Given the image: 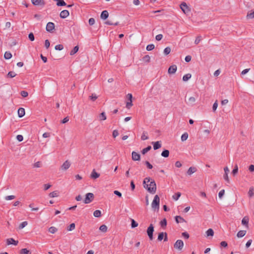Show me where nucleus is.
Masks as SVG:
<instances>
[{
    "label": "nucleus",
    "instance_id": "46",
    "mask_svg": "<svg viewBox=\"0 0 254 254\" xmlns=\"http://www.w3.org/2000/svg\"><path fill=\"white\" fill-rule=\"evenodd\" d=\"M181 193L180 192H177L175 193L174 195H173V198L174 199L177 200L180 197Z\"/></svg>",
    "mask_w": 254,
    "mask_h": 254
},
{
    "label": "nucleus",
    "instance_id": "52",
    "mask_svg": "<svg viewBox=\"0 0 254 254\" xmlns=\"http://www.w3.org/2000/svg\"><path fill=\"white\" fill-rule=\"evenodd\" d=\"M28 38L31 41H33L35 39L34 34L33 33H30L28 35Z\"/></svg>",
    "mask_w": 254,
    "mask_h": 254
},
{
    "label": "nucleus",
    "instance_id": "19",
    "mask_svg": "<svg viewBox=\"0 0 254 254\" xmlns=\"http://www.w3.org/2000/svg\"><path fill=\"white\" fill-rule=\"evenodd\" d=\"M175 220L177 223L186 222V220L180 216H176L175 217Z\"/></svg>",
    "mask_w": 254,
    "mask_h": 254
},
{
    "label": "nucleus",
    "instance_id": "50",
    "mask_svg": "<svg viewBox=\"0 0 254 254\" xmlns=\"http://www.w3.org/2000/svg\"><path fill=\"white\" fill-rule=\"evenodd\" d=\"M189 103L190 104H193L195 102V99L193 97H190L189 98Z\"/></svg>",
    "mask_w": 254,
    "mask_h": 254
},
{
    "label": "nucleus",
    "instance_id": "15",
    "mask_svg": "<svg viewBox=\"0 0 254 254\" xmlns=\"http://www.w3.org/2000/svg\"><path fill=\"white\" fill-rule=\"evenodd\" d=\"M196 168L194 167H190L189 168L188 170L187 171V174L189 175H191L193 173H195L196 171Z\"/></svg>",
    "mask_w": 254,
    "mask_h": 254
},
{
    "label": "nucleus",
    "instance_id": "61",
    "mask_svg": "<svg viewBox=\"0 0 254 254\" xmlns=\"http://www.w3.org/2000/svg\"><path fill=\"white\" fill-rule=\"evenodd\" d=\"M89 24L90 25H93L95 23V19L93 18H90L89 19Z\"/></svg>",
    "mask_w": 254,
    "mask_h": 254
},
{
    "label": "nucleus",
    "instance_id": "53",
    "mask_svg": "<svg viewBox=\"0 0 254 254\" xmlns=\"http://www.w3.org/2000/svg\"><path fill=\"white\" fill-rule=\"evenodd\" d=\"M20 94L23 97H26L28 95V92L26 91H22Z\"/></svg>",
    "mask_w": 254,
    "mask_h": 254
},
{
    "label": "nucleus",
    "instance_id": "34",
    "mask_svg": "<svg viewBox=\"0 0 254 254\" xmlns=\"http://www.w3.org/2000/svg\"><path fill=\"white\" fill-rule=\"evenodd\" d=\"M99 230L104 233H105L107 231V227L105 225H102L99 227Z\"/></svg>",
    "mask_w": 254,
    "mask_h": 254
},
{
    "label": "nucleus",
    "instance_id": "14",
    "mask_svg": "<svg viewBox=\"0 0 254 254\" xmlns=\"http://www.w3.org/2000/svg\"><path fill=\"white\" fill-rule=\"evenodd\" d=\"M101 18L104 20L106 19L109 16V13L107 10H104L101 14Z\"/></svg>",
    "mask_w": 254,
    "mask_h": 254
},
{
    "label": "nucleus",
    "instance_id": "31",
    "mask_svg": "<svg viewBox=\"0 0 254 254\" xmlns=\"http://www.w3.org/2000/svg\"><path fill=\"white\" fill-rule=\"evenodd\" d=\"M191 75L190 73H188L183 77V80L184 81H187L189 79H190L191 78Z\"/></svg>",
    "mask_w": 254,
    "mask_h": 254
},
{
    "label": "nucleus",
    "instance_id": "6",
    "mask_svg": "<svg viewBox=\"0 0 254 254\" xmlns=\"http://www.w3.org/2000/svg\"><path fill=\"white\" fill-rule=\"evenodd\" d=\"M174 248L181 251L184 247V242L181 240H178L174 244Z\"/></svg>",
    "mask_w": 254,
    "mask_h": 254
},
{
    "label": "nucleus",
    "instance_id": "11",
    "mask_svg": "<svg viewBox=\"0 0 254 254\" xmlns=\"http://www.w3.org/2000/svg\"><path fill=\"white\" fill-rule=\"evenodd\" d=\"M177 68V67L176 65H172L169 67L168 72L169 74H174L176 72Z\"/></svg>",
    "mask_w": 254,
    "mask_h": 254
},
{
    "label": "nucleus",
    "instance_id": "24",
    "mask_svg": "<svg viewBox=\"0 0 254 254\" xmlns=\"http://www.w3.org/2000/svg\"><path fill=\"white\" fill-rule=\"evenodd\" d=\"M160 226L163 229H165L167 226V220L166 218H164L160 222Z\"/></svg>",
    "mask_w": 254,
    "mask_h": 254
},
{
    "label": "nucleus",
    "instance_id": "1",
    "mask_svg": "<svg viewBox=\"0 0 254 254\" xmlns=\"http://www.w3.org/2000/svg\"><path fill=\"white\" fill-rule=\"evenodd\" d=\"M144 188L146 189L148 192L154 194L156 191V185L154 180L150 182V178L149 177L145 178L143 182Z\"/></svg>",
    "mask_w": 254,
    "mask_h": 254
},
{
    "label": "nucleus",
    "instance_id": "56",
    "mask_svg": "<svg viewBox=\"0 0 254 254\" xmlns=\"http://www.w3.org/2000/svg\"><path fill=\"white\" fill-rule=\"evenodd\" d=\"M200 41H201V36H198L195 40L194 43L196 45H197L200 42Z\"/></svg>",
    "mask_w": 254,
    "mask_h": 254
},
{
    "label": "nucleus",
    "instance_id": "42",
    "mask_svg": "<svg viewBox=\"0 0 254 254\" xmlns=\"http://www.w3.org/2000/svg\"><path fill=\"white\" fill-rule=\"evenodd\" d=\"M131 226L132 228H135L137 227L138 223L134 220L131 219Z\"/></svg>",
    "mask_w": 254,
    "mask_h": 254
},
{
    "label": "nucleus",
    "instance_id": "7",
    "mask_svg": "<svg viewBox=\"0 0 254 254\" xmlns=\"http://www.w3.org/2000/svg\"><path fill=\"white\" fill-rule=\"evenodd\" d=\"M46 30L49 32H53V30L55 29V24L53 22H49L46 25Z\"/></svg>",
    "mask_w": 254,
    "mask_h": 254
},
{
    "label": "nucleus",
    "instance_id": "41",
    "mask_svg": "<svg viewBox=\"0 0 254 254\" xmlns=\"http://www.w3.org/2000/svg\"><path fill=\"white\" fill-rule=\"evenodd\" d=\"M75 224L74 223H71L70 224V225L67 227V230L68 231H71L75 229Z\"/></svg>",
    "mask_w": 254,
    "mask_h": 254
},
{
    "label": "nucleus",
    "instance_id": "55",
    "mask_svg": "<svg viewBox=\"0 0 254 254\" xmlns=\"http://www.w3.org/2000/svg\"><path fill=\"white\" fill-rule=\"evenodd\" d=\"M146 133L145 132H143L141 136V138L142 140H146L148 138V136L146 135Z\"/></svg>",
    "mask_w": 254,
    "mask_h": 254
},
{
    "label": "nucleus",
    "instance_id": "26",
    "mask_svg": "<svg viewBox=\"0 0 254 254\" xmlns=\"http://www.w3.org/2000/svg\"><path fill=\"white\" fill-rule=\"evenodd\" d=\"M79 49V47L78 46H76L74 47V48L70 51V55L72 56L76 54Z\"/></svg>",
    "mask_w": 254,
    "mask_h": 254
},
{
    "label": "nucleus",
    "instance_id": "5",
    "mask_svg": "<svg viewBox=\"0 0 254 254\" xmlns=\"http://www.w3.org/2000/svg\"><path fill=\"white\" fill-rule=\"evenodd\" d=\"M94 199V194L92 193H87L86 194L84 202L86 204L90 203Z\"/></svg>",
    "mask_w": 254,
    "mask_h": 254
},
{
    "label": "nucleus",
    "instance_id": "59",
    "mask_svg": "<svg viewBox=\"0 0 254 254\" xmlns=\"http://www.w3.org/2000/svg\"><path fill=\"white\" fill-rule=\"evenodd\" d=\"M147 167L149 169H151L153 168V166L147 161H145V162Z\"/></svg>",
    "mask_w": 254,
    "mask_h": 254
},
{
    "label": "nucleus",
    "instance_id": "27",
    "mask_svg": "<svg viewBox=\"0 0 254 254\" xmlns=\"http://www.w3.org/2000/svg\"><path fill=\"white\" fill-rule=\"evenodd\" d=\"M31 253L29 250L27 249H22L20 251V254H31Z\"/></svg>",
    "mask_w": 254,
    "mask_h": 254
},
{
    "label": "nucleus",
    "instance_id": "18",
    "mask_svg": "<svg viewBox=\"0 0 254 254\" xmlns=\"http://www.w3.org/2000/svg\"><path fill=\"white\" fill-rule=\"evenodd\" d=\"M249 220V218L248 216L244 217L242 220V224L245 225L247 227H248Z\"/></svg>",
    "mask_w": 254,
    "mask_h": 254
},
{
    "label": "nucleus",
    "instance_id": "22",
    "mask_svg": "<svg viewBox=\"0 0 254 254\" xmlns=\"http://www.w3.org/2000/svg\"><path fill=\"white\" fill-rule=\"evenodd\" d=\"M247 19H253L254 18V10L249 11L247 15Z\"/></svg>",
    "mask_w": 254,
    "mask_h": 254
},
{
    "label": "nucleus",
    "instance_id": "17",
    "mask_svg": "<svg viewBox=\"0 0 254 254\" xmlns=\"http://www.w3.org/2000/svg\"><path fill=\"white\" fill-rule=\"evenodd\" d=\"M152 143L153 145V148L154 150H157L161 147L160 141L153 142Z\"/></svg>",
    "mask_w": 254,
    "mask_h": 254
},
{
    "label": "nucleus",
    "instance_id": "23",
    "mask_svg": "<svg viewBox=\"0 0 254 254\" xmlns=\"http://www.w3.org/2000/svg\"><path fill=\"white\" fill-rule=\"evenodd\" d=\"M246 234V231L245 230H240L239 231L237 234V236L238 237V238H242L243 237H244Z\"/></svg>",
    "mask_w": 254,
    "mask_h": 254
},
{
    "label": "nucleus",
    "instance_id": "30",
    "mask_svg": "<svg viewBox=\"0 0 254 254\" xmlns=\"http://www.w3.org/2000/svg\"><path fill=\"white\" fill-rule=\"evenodd\" d=\"M161 155L165 158H167L169 155V151L168 150H164L162 151Z\"/></svg>",
    "mask_w": 254,
    "mask_h": 254
},
{
    "label": "nucleus",
    "instance_id": "62",
    "mask_svg": "<svg viewBox=\"0 0 254 254\" xmlns=\"http://www.w3.org/2000/svg\"><path fill=\"white\" fill-rule=\"evenodd\" d=\"M224 192H225V190H220L218 193V196L219 197V198H222V196L224 195Z\"/></svg>",
    "mask_w": 254,
    "mask_h": 254
},
{
    "label": "nucleus",
    "instance_id": "57",
    "mask_svg": "<svg viewBox=\"0 0 254 254\" xmlns=\"http://www.w3.org/2000/svg\"><path fill=\"white\" fill-rule=\"evenodd\" d=\"M217 107H218V103H217V101H216L214 102V103L213 104V107H212V109L214 112L216 111Z\"/></svg>",
    "mask_w": 254,
    "mask_h": 254
},
{
    "label": "nucleus",
    "instance_id": "63",
    "mask_svg": "<svg viewBox=\"0 0 254 254\" xmlns=\"http://www.w3.org/2000/svg\"><path fill=\"white\" fill-rule=\"evenodd\" d=\"M163 38V35L162 34H158L156 36L155 39L157 41H160Z\"/></svg>",
    "mask_w": 254,
    "mask_h": 254
},
{
    "label": "nucleus",
    "instance_id": "51",
    "mask_svg": "<svg viewBox=\"0 0 254 254\" xmlns=\"http://www.w3.org/2000/svg\"><path fill=\"white\" fill-rule=\"evenodd\" d=\"M238 172V166L236 165L235 166L234 169L232 171V174L233 175H235Z\"/></svg>",
    "mask_w": 254,
    "mask_h": 254
},
{
    "label": "nucleus",
    "instance_id": "32",
    "mask_svg": "<svg viewBox=\"0 0 254 254\" xmlns=\"http://www.w3.org/2000/svg\"><path fill=\"white\" fill-rule=\"evenodd\" d=\"M93 215L95 217H100L101 216V212L100 210H96L93 213Z\"/></svg>",
    "mask_w": 254,
    "mask_h": 254
},
{
    "label": "nucleus",
    "instance_id": "16",
    "mask_svg": "<svg viewBox=\"0 0 254 254\" xmlns=\"http://www.w3.org/2000/svg\"><path fill=\"white\" fill-rule=\"evenodd\" d=\"M18 115L19 118H22L25 115V110L23 108H20L18 110Z\"/></svg>",
    "mask_w": 254,
    "mask_h": 254
},
{
    "label": "nucleus",
    "instance_id": "49",
    "mask_svg": "<svg viewBox=\"0 0 254 254\" xmlns=\"http://www.w3.org/2000/svg\"><path fill=\"white\" fill-rule=\"evenodd\" d=\"M89 98L92 101H95L97 99L98 97L95 94H92L89 96Z\"/></svg>",
    "mask_w": 254,
    "mask_h": 254
},
{
    "label": "nucleus",
    "instance_id": "64",
    "mask_svg": "<svg viewBox=\"0 0 254 254\" xmlns=\"http://www.w3.org/2000/svg\"><path fill=\"white\" fill-rule=\"evenodd\" d=\"M182 236L186 238V239H188L189 238V234L187 232H183L182 234Z\"/></svg>",
    "mask_w": 254,
    "mask_h": 254
},
{
    "label": "nucleus",
    "instance_id": "9",
    "mask_svg": "<svg viewBox=\"0 0 254 254\" xmlns=\"http://www.w3.org/2000/svg\"><path fill=\"white\" fill-rule=\"evenodd\" d=\"M132 159L134 161H139L140 159V155L138 153L133 151L132 152Z\"/></svg>",
    "mask_w": 254,
    "mask_h": 254
},
{
    "label": "nucleus",
    "instance_id": "28",
    "mask_svg": "<svg viewBox=\"0 0 254 254\" xmlns=\"http://www.w3.org/2000/svg\"><path fill=\"white\" fill-rule=\"evenodd\" d=\"M59 196V192L58 191H54L49 193V196L50 197H55Z\"/></svg>",
    "mask_w": 254,
    "mask_h": 254
},
{
    "label": "nucleus",
    "instance_id": "60",
    "mask_svg": "<svg viewBox=\"0 0 254 254\" xmlns=\"http://www.w3.org/2000/svg\"><path fill=\"white\" fill-rule=\"evenodd\" d=\"M50 43L48 40H46L45 41V46L46 49H48L50 47Z\"/></svg>",
    "mask_w": 254,
    "mask_h": 254
},
{
    "label": "nucleus",
    "instance_id": "47",
    "mask_svg": "<svg viewBox=\"0 0 254 254\" xmlns=\"http://www.w3.org/2000/svg\"><path fill=\"white\" fill-rule=\"evenodd\" d=\"M64 48L63 45L61 44L57 45L55 46V49L56 50H62Z\"/></svg>",
    "mask_w": 254,
    "mask_h": 254
},
{
    "label": "nucleus",
    "instance_id": "21",
    "mask_svg": "<svg viewBox=\"0 0 254 254\" xmlns=\"http://www.w3.org/2000/svg\"><path fill=\"white\" fill-rule=\"evenodd\" d=\"M206 234L207 237H209V236L213 237L214 233V231L213 230V229L210 228L206 231Z\"/></svg>",
    "mask_w": 254,
    "mask_h": 254
},
{
    "label": "nucleus",
    "instance_id": "10",
    "mask_svg": "<svg viewBox=\"0 0 254 254\" xmlns=\"http://www.w3.org/2000/svg\"><path fill=\"white\" fill-rule=\"evenodd\" d=\"M31 2L32 4L35 5H44L45 3L43 0H31Z\"/></svg>",
    "mask_w": 254,
    "mask_h": 254
},
{
    "label": "nucleus",
    "instance_id": "37",
    "mask_svg": "<svg viewBox=\"0 0 254 254\" xmlns=\"http://www.w3.org/2000/svg\"><path fill=\"white\" fill-rule=\"evenodd\" d=\"M16 75V74L13 71H9L6 75L7 77L13 78Z\"/></svg>",
    "mask_w": 254,
    "mask_h": 254
},
{
    "label": "nucleus",
    "instance_id": "36",
    "mask_svg": "<svg viewBox=\"0 0 254 254\" xmlns=\"http://www.w3.org/2000/svg\"><path fill=\"white\" fill-rule=\"evenodd\" d=\"M12 57L11 54L9 52H6L4 53V57L5 59L8 60L10 59Z\"/></svg>",
    "mask_w": 254,
    "mask_h": 254
},
{
    "label": "nucleus",
    "instance_id": "33",
    "mask_svg": "<svg viewBox=\"0 0 254 254\" xmlns=\"http://www.w3.org/2000/svg\"><path fill=\"white\" fill-rule=\"evenodd\" d=\"M57 1V5L58 6H65L66 5L65 2L64 1V0H56Z\"/></svg>",
    "mask_w": 254,
    "mask_h": 254
},
{
    "label": "nucleus",
    "instance_id": "45",
    "mask_svg": "<svg viewBox=\"0 0 254 254\" xmlns=\"http://www.w3.org/2000/svg\"><path fill=\"white\" fill-rule=\"evenodd\" d=\"M155 48V46L153 44H149V45H148L146 47V50L147 51H151L152 50H153Z\"/></svg>",
    "mask_w": 254,
    "mask_h": 254
},
{
    "label": "nucleus",
    "instance_id": "43",
    "mask_svg": "<svg viewBox=\"0 0 254 254\" xmlns=\"http://www.w3.org/2000/svg\"><path fill=\"white\" fill-rule=\"evenodd\" d=\"M28 224V223L27 221H24L22 222L19 225V229H22L24 227H25Z\"/></svg>",
    "mask_w": 254,
    "mask_h": 254
},
{
    "label": "nucleus",
    "instance_id": "8",
    "mask_svg": "<svg viewBox=\"0 0 254 254\" xmlns=\"http://www.w3.org/2000/svg\"><path fill=\"white\" fill-rule=\"evenodd\" d=\"M70 162L68 160H66L62 165L61 169L62 170L65 171V170H66L67 169H68L70 167Z\"/></svg>",
    "mask_w": 254,
    "mask_h": 254
},
{
    "label": "nucleus",
    "instance_id": "12",
    "mask_svg": "<svg viewBox=\"0 0 254 254\" xmlns=\"http://www.w3.org/2000/svg\"><path fill=\"white\" fill-rule=\"evenodd\" d=\"M6 243L8 245L12 244L16 246L18 244V241L14 240L13 238H9L6 240Z\"/></svg>",
    "mask_w": 254,
    "mask_h": 254
},
{
    "label": "nucleus",
    "instance_id": "13",
    "mask_svg": "<svg viewBox=\"0 0 254 254\" xmlns=\"http://www.w3.org/2000/svg\"><path fill=\"white\" fill-rule=\"evenodd\" d=\"M69 15V12L67 10H64L60 13V16L62 18H65Z\"/></svg>",
    "mask_w": 254,
    "mask_h": 254
},
{
    "label": "nucleus",
    "instance_id": "20",
    "mask_svg": "<svg viewBox=\"0 0 254 254\" xmlns=\"http://www.w3.org/2000/svg\"><path fill=\"white\" fill-rule=\"evenodd\" d=\"M100 174L97 173L95 170H93L91 174V178L94 179H96L99 177Z\"/></svg>",
    "mask_w": 254,
    "mask_h": 254
},
{
    "label": "nucleus",
    "instance_id": "4",
    "mask_svg": "<svg viewBox=\"0 0 254 254\" xmlns=\"http://www.w3.org/2000/svg\"><path fill=\"white\" fill-rule=\"evenodd\" d=\"M180 8L183 12L188 14L190 11V8L187 5L186 2H183L180 5Z\"/></svg>",
    "mask_w": 254,
    "mask_h": 254
},
{
    "label": "nucleus",
    "instance_id": "2",
    "mask_svg": "<svg viewBox=\"0 0 254 254\" xmlns=\"http://www.w3.org/2000/svg\"><path fill=\"white\" fill-rule=\"evenodd\" d=\"M159 204H160V198L158 195H156L153 199V200L152 202V208L155 210H158L159 209Z\"/></svg>",
    "mask_w": 254,
    "mask_h": 254
},
{
    "label": "nucleus",
    "instance_id": "39",
    "mask_svg": "<svg viewBox=\"0 0 254 254\" xmlns=\"http://www.w3.org/2000/svg\"><path fill=\"white\" fill-rule=\"evenodd\" d=\"M164 235H165V233H164V232H161V233H159L157 240L159 241H161L163 239Z\"/></svg>",
    "mask_w": 254,
    "mask_h": 254
},
{
    "label": "nucleus",
    "instance_id": "29",
    "mask_svg": "<svg viewBox=\"0 0 254 254\" xmlns=\"http://www.w3.org/2000/svg\"><path fill=\"white\" fill-rule=\"evenodd\" d=\"M99 120L100 121H105L106 120V116L105 115V113L104 112L101 113L99 115Z\"/></svg>",
    "mask_w": 254,
    "mask_h": 254
},
{
    "label": "nucleus",
    "instance_id": "58",
    "mask_svg": "<svg viewBox=\"0 0 254 254\" xmlns=\"http://www.w3.org/2000/svg\"><path fill=\"white\" fill-rule=\"evenodd\" d=\"M15 196L14 195H8V196H6L5 197V199L6 200H12V199L15 198Z\"/></svg>",
    "mask_w": 254,
    "mask_h": 254
},
{
    "label": "nucleus",
    "instance_id": "3",
    "mask_svg": "<svg viewBox=\"0 0 254 254\" xmlns=\"http://www.w3.org/2000/svg\"><path fill=\"white\" fill-rule=\"evenodd\" d=\"M154 231V226L152 224H150L149 226L148 227L146 232L149 239L150 241L153 239V232Z\"/></svg>",
    "mask_w": 254,
    "mask_h": 254
},
{
    "label": "nucleus",
    "instance_id": "40",
    "mask_svg": "<svg viewBox=\"0 0 254 254\" xmlns=\"http://www.w3.org/2000/svg\"><path fill=\"white\" fill-rule=\"evenodd\" d=\"M188 138V134L187 132L184 133L181 136V140L182 141L186 140Z\"/></svg>",
    "mask_w": 254,
    "mask_h": 254
},
{
    "label": "nucleus",
    "instance_id": "25",
    "mask_svg": "<svg viewBox=\"0 0 254 254\" xmlns=\"http://www.w3.org/2000/svg\"><path fill=\"white\" fill-rule=\"evenodd\" d=\"M248 195L250 197H252L254 195V188L252 187L250 188L248 191Z\"/></svg>",
    "mask_w": 254,
    "mask_h": 254
},
{
    "label": "nucleus",
    "instance_id": "48",
    "mask_svg": "<svg viewBox=\"0 0 254 254\" xmlns=\"http://www.w3.org/2000/svg\"><path fill=\"white\" fill-rule=\"evenodd\" d=\"M143 60L145 62L149 63L150 61V57L149 55H146L143 58Z\"/></svg>",
    "mask_w": 254,
    "mask_h": 254
},
{
    "label": "nucleus",
    "instance_id": "44",
    "mask_svg": "<svg viewBox=\"0 0 254 254\" xmlns=\"http://www.w3.org/2000/svg\"><path fill=\"white\" fill-rule=\"evenodd\" d=\"M171 52V48L169 47H166L164 50V53L165 55L169 54Z\"/></svg>",
    "mask_w": 254,
    "mask_h": 254
},
{
    "label": "nucleus",
    "instance_id": "35",
    "mask_svg": "<svg viewBox=\"0 0 254 254\" xmlns=\"http://www.w3.org/2000/svg\"><path fill=\"white\" fill-rule=\"evenodd\" d=\"M48 231L51 234H54L58 231V229L56 227L52 226L49 228Z\"/></svg>",
    "mask_w": 254,
    "mask_h": 254
},
{
    "label": "nucleus",
    "instance_id": "54",
    "mask_svg": "<svg viewBox=\"0 0 254 254\" xmlns=\"http://www.w3.org/2000/svg\"><path fill=\"white\" fill-rule=\"evenodd\" d=\"M220 246L224 248H227L228 246V244L226 241H222L220 244Z\"/></svg>",
    "mask_w": 254,
    "mask_h": 254
},
{
    "label": "nucleus",
    "instance_id": "38",
    "mask_svg": "<svg viewBox=\"0 0 254 254\" xmlns=\"http://www.w3.org/2000/svg\"><path fill=\"white\" fill-rule=\"evenodd\" d=\"M151 149V146H148L147 147L144 148L141 151V153L142 154H146L148 151H149Z\"/></svg>",
    "mask_w": 254,
    "mask_h": 254
}]
</instances>
